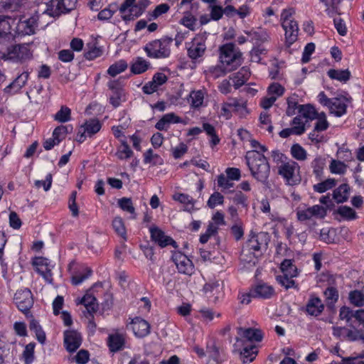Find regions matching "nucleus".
Listing matches in <instances>:
<instances>
[{"label":"nucleus","mask_w":364,"mask_h":364,"mask_svg":"<svg viewBox=\"0 0 364 364\" xmlns=\"http://www.w3.org/2000/svg\"><path fill=\"white\" fill-rule=\"evenodd\" d=\"M143 13L144 11L135 3H133L124 13L121 14L122 18L124 21H131L141 16Z\"/></svg>","instance_id":"37"},{"label":"nucleus","mask_w":364,"mask_h":364,"mask_svg":"<svg viewBox=\"0 0 364 364\" xmlns=\"http://www.w3.org/2000/svg\"><path fill=\"white\" fill-rule=\"evenodd\" d=\"M206 92L204 90H193L189 94L188 102L192 108L198 109L204 106V97Z\"/></svg>","instance_id":"30"},{"label":"nucleus","mask_w":364,"mask_h":364,"mask_svg":"<svg viewBox=\"0 0 364 364\" xmlns=\"http://www.w3.org/2000/svg\"><path fill=\"white\" fill-rule=\"evenodd\" d=\"M169 9L170 6L168 4H161L158 5L151 12H149V20L156 19L161 15L167 13Z\"/></svg>","instance_id":"57"},{"label":"nucleus","mask_w":364,"mask_h":364,"mask_svg":"<svg viewBox=\"0 0 364 364\" xmlns=\"http://www.w3.org/2000/svg\"><path fill=\"white\" fill-rule=\"evenodd\" d=\"M326 166V159L321 156H317L311 162V167L313 173L318 180H321L323 177V169Z\"/></svg>","instance_id":"33"},{"label":"nucleus","mask_w":364,"mask_h":364,"mask_svg":"<svg viewBox=\"0 0 364 364\" xmlns=\"http://www.w3.org/2000/svg\"><path fill=\"white\" fill-rule=\"evenodd\" d=\"M224 203V196L219 192H214L210 195L207 202V205L210 208H214L218 205H223Z\"/></svg>","instance_id":"64"},{"label":"nucleus","mask_w":364,"mask_h":364,"mask_svg":"<svg viewBox=\"0 0 364 364\" xmlns=\"http://www.w3.org/2000/svg\"><path fill=\"white\" fill-rule=\"evenodd\" d=\"M81 343L82 336L77 331L68 330L64 332V344L68 351H75L80 346Z\"/></svg>","instance_id":"17"},{"label":"nucleus","mask_w":364,"mask_h":364,"mask_svg":"<svg viewBox=\"0 0 364 364\" xmlns=\"http://www.w3.org/2000/svg\"><path fill=\"white\" fill-rule=\"evenodd\" d=\"M235 351L240 353L243 363L252 362L257 354V350L253 343H245V341L241 338H236L234 344Z\"/></svg>","instance_id":"11"},{"label":"nucleus","mask_w":364,"mask_h":364,"mask_svg":"<svg viewBox=\"0 0 364 364\" xmlns=\"http://www.w3.org/2000/svg\"><path fill=\"white\" fill-rule=\"evenodd\" d=\"M336 185V181L334 178H328L323 181H321L317 184L314 185V190L319 193L326 192L328 190L331 189Z\"/></svg>","instance_id":"52"},{"label":"nucleus","mask_w":364,"mask_h":364,"mask_svg":"<svg viewBox=\"0 0 364 364\" xmlns=\"http://www.w3.org/2000/svg\"><path fill=\"white\" fill-rule=\"evenodd\" d=\"M32 57V51L28 45L26 44L11 46L7 48L6 52L3 55V58L5 60L20 63L31 60Z\"/></svg>","instance_id":"4"},{"label":"nucleus","mask_w":364,"mask_h":364,"mask_svg":"<svg viewBox=\"0 0 364 364\" xmlns=\"http://www.w3.org/2000/svg\"><path fill=\"white\" fill-rule=\"evenodd\" d=\"M71 110L66 106H62L59 111L54 116L55 120L59 122H67L70 120Z\"/></svg>","instance_id":"56"},{"label":"nucleus","mask_w":364,"mask_h":364,"mask_svg":"<svg viewBox=\"0 0 364 364\" xmlns=\"http://www.w3.org/2000/svg\"><path fill=\"white\" fill-rule=\"evenodd\" d=\"M316 119V122L314 125L315 130H318L320 132L326 131L328 127L329 123L326 119V116L324 112H321L318 114V117L315 119Z\"/></svg>","instance_id":"62"},{"label":"nucleus","mask_w":364,"mask_h":364,"mask_svg":"<svg viewBox=\"0 0 364 364\" xmlns=\"http://www.w3.org/2000/svg\"><path fill=\"white\" fill-rule=\"evenodd\" d=\"M87 50L84 53V57L88 60H95L103 54L102 48L99 45L96 39H92L87 43Z\"/></svg>","instance_id":"26"},{"label":"nucleus","mask_w":364,"mask_h":364,"mask_svg":"<svg viewBox=\"0 0 364 364\" xmlns=\"http://www.w3.org/2000/svg\"><path fill=\"white\" fill-rule=\"evenodd\" d=\"M269 241V237L267 233L251 232L247 241V247L253 252H259L267 249Z\"/></svg>","instance_id":"12"},{"label":"nucleus","mask_w":364,"mask_h":364,"mask_svg":"<svg viewBox=\"0 0 364 364\" xmlns=\"http://www.w3.org/2000/svg\"><path fill=\"white\" fill-rule=\"evenodd\" d=\"M127 68V63L124 60H120L115 62L114 64L109 67L107 70V74L112 77H115L116 75L125 71Z\"/></svg>","instance_id":"43"},{"label":"nucleus","mask_w":364,"mask_h":364,"mask_svg":"<svg viewBox=\"0 0 364 364\" xmlns=\"http://www.w3.org/2000/svg\"><path fill=\"white\" fill-rule=\"evenodd\" d=\"M348 166L340 160L332 159L330 165L329 169L331 173L334 174H344L347 171Z\"/></svg>","instance_id":"53"},{"label":"nucleus","mask_w":364,"mask_h":364,"mask_svg":"<svg viewBox=\"0 0 364 364\" xmlns=\"http://www.w3.org/2000/svg\"><path fill=\"white\" fill-rule=\"evenodd\" d=\"M250 68L245 66L242 67L237 73L234 74L230 79L232 80V85L235 89L242 86L250 77Z\"/></svg>","instance_id":"27"},{"label":"nucleus","mask_w":364,"mask_h":364,"mask_svg":"<svg viewBox=\"0 0 364 364\" xmlns=\"http://www.w3.org/2000/svg\"><path fill=\"white\" fill-rule=\"evenodd\" d=\"M336 212L346 220H353L358 217L356 212L352 208L347 205L340 206Z\"/></svg>","instance_id":"51"},{"label":"nucleus","mask_w":364,"mask_h":364,"mask_svg":"<svg viewBox=\"0 0 364 364\" xmlns=\"http://www.w3.org/2000/svg\"><path fill=\"white\" fill-rule=\"evenodd\" d=\"M232 112H233L232 98H230L228 101L221 103L218 115L225 119H230L232 117Z\"/></svg>","instance_id":"47"},{"label":"nucleus","mask_w":364,"mask_h":364,"mask_svg":"<svg viewBox=\"0 0 364 364\" xmlns=\"http://www.w3.org/2000/svg\"><path fill=\"white\" fill-rule=\"evenodd\" d=\"M151 237L153 241L157 243L160 247H164L167 245L177 247L176 242L171 237L156 227L150 228Z\"/></svg>","instance_id":"19"},{"label":"nucleus","mask_w":364,"mask_h":364,"mask_svg":"<svg viewBox=\"0 0 364 364\" xmlns=\"http://www.w3.org/2000/svg\"><path fill=\"white\" fill-rule=\"evenodd\" d=\"M205 50V41L201 36L194 38L187 47L188 56L194 61H197L202 58Z\"/></svg>","instance_id":"14"},{"label":"nucleus","mask_w":364,"mask_h":364,"mask_svg":"<svg viewBox=\"0 0 364 364\" xmlns=\"http://www.w3.org/2000/svg\"><path fill=\"white\" fill-rule=\"evenodd\" d=\"M348 99L344 96L333 97L328 109L336 117H341L346 112Z\"/></svg>","instance_id":"22"},{"label":"nucleus","mask_w":364,"mask_h":364,"mask_svg":"<svg viewBox=\"0 0 364 364\" xmlns=\"http://www.w3.org/2000/svg\"><path fill=\"white\" fill-rule=\"evenodd\" d=\"M23 4V0H0V9L15 11L19 10Z\"/></svg>","instance_id":"45"},{"label":"nucleus","mask_w":364,"mask_h":364,"mask_svg":"<svg viewBox=\"0 0 364 364\" xmlns=\"http://www.w3.org/2000/svg\"><path fill=\"white\" fill-rule=\"evenodd\" d=\"M350 187L347 183H343L336 188L333 192V198L338 203H343L348 199Z\"/></svg>","instance_id":"32"},{"label":"nucleus","mask_w":364,"mask_h":364,"mask_svg":"<svg viewBox=\"0 0 364 364\" xmlns=\"http://www.w3.org/2000/svg\"><path fill=\"white\" fill-rule=\"evenodd\" d=\"M132 325L133 332L136 337L143 338L150 333V324L140 317H135L132 319Z\"/></svg>","instance_id":"23"},{"label":"nucleus","mask_w":364,"mask_h":364,"mask_svg":"<svg viewBox=\"0 0 364 364\" xmlns=\"http://www.w3.org/2000/svg\"><path fill=\"white\" fill-rule=\"evenodd\" d=\"M80 304H83L86 311L90 315L95 312L98 309L97 300L94 296L90 294H86L81 299Z\"/></svg>","instance_id":"40"},{"label":"nucleus","mask_w":364,"mask_h":364,"mask_svg":"<svg viewBox=\"0 0 364 364\" xmlns=\"http://www.w3.org/2000/svg\"><path fill=\"white\" fill-rule=\"evenodd\" d=\"M245 159L252 176L257 181L265 183L270 172L267 158L258 150H252L247 153Z\"/></svg>","instance_id":"1"},{"label":"nucleus","mask_w":364,"mask_h":364,"mask_svg":"<svg viewBox=\"0 0 364 364\" xmlns=\"http://www.w3.org/2000/svg\"><path fill=\"white\" fill-rule=\"evenodd\" d=\"M29 73L27 71L20 74L12 82L4 88V92L13 95L24 87L28 80Z\"/></svg>","instance_id":"24"},{"label":"nucleus","mask_w":364,"mask_h":364,"mask_svg":"<svg viewBox=\"0 0 364 364\" xmlns=\"http://www.w3.org/2000/svg\"><path fill=\"white\" fill-rule=\"evenodd\" d=\"M285 31L286 43L288 46L292 45L296 40L299 33V26L296 21H287L282 23Z\"/></svg>","instance_id":"20"},{"label":"nucleus","mask_w":364,"mask_h":364,"mask_svg":"<svg viewBox=\"0 0 364 364\" xmlns=\"http://www.w3.org/2000/svg\"><path fill=\"white\" fill-rule=\"evenodd\" d=\"M92 272V269L90 268L85 267L82 272H78L72 277V284L75 286L80 284L91 276Z\"/></svg>","instance_id":"54"},{"label":"nucleus","mask_w":364,"mask_h":364,"mask_svg":"<svg viewBox=\"0 0 364 364\" xmlns=\"http://www.w3.org/2000/svg\"><path fill=\"white\" fill-rule=\"evenodd\" d=\"M11 21L14 23V20L10 18L0 20V41L9 40L13 36Z\"/></svg>","instance_id":"38"},{"label":"nucleus","mask_w":364,"mask_h":364,"mask_svg":"<svg viewBox=\"0 0 364 364\" xmlns=\"http://www.w3.org/2000/svg\"><path fill=\"white\" fill-rule=\"evenodd\" d=\"M328 75L330 78L338 80L342 82H346L350 80L351 73L349 70H336L330 69L328 71Z\"/></svg>","instance_id":"39"},{"label":"nucleus","mask_w":364,"mask_h":364,"mask_svg":"<svg viewBox=\"0 0 364 364\" xmlns=\"http://www.w3.org/2000/svg\"><path fill=\"white\" fill-rule=\"evenodd\" d=\"M222 288L218 282L207 283L203 287V291L209 298L213 297L218 299L222 294Z\"/></svg>","instance_id":"35"},{"label":"nucleus","mask_w":364,"mask_h":364,"mask_svg":"<svg viewBox=\"0 0 364 364\" xmlns=\"http://www.w3.org/2000/svg\"><path fill=\"white\" fill-rule=\"evenodd\" d=\"M327 214V209L320 205L310 207H298L296 210L297 220L301 223L311 220L313 218L323 219Z\"/></svg>","instance_id":"6"},{"label":"nucleus","mask_w":364,"mask_h":364,"mask_svg":"<svg viewBox=\"0 0 364 364\" xmlns=\"http://www.w3.org/2000/svg\"><path fill=\"white\" fill-rule=\"evenodd\" d=\"M349 300L355 306L362 307L364 306V294L360 291H351L349 293Z\"/></svg>","instance_id":"55"},{"label":"nucleus","mask_w":364,"mask_h":364,"mask_svg":"<svg viewBox=\"0 0 364 364\" xmlns=\"http://www.w3.org/2000/svg\"><path fill=\"white\" fill-rule=\"evenodd\" d=\"M102 128V124L97 119H90L80 126L77 133L76 140L79 143L85 141L86 136H92L97 134Z\"/></svg>","instance_id":"10"},{"label":"nucleus","mask_w":364,"mask_h":364,"mask_svg":"<svg viewBox=\"0 0 364 364\" xmlns=\"http://www.w3.org/2000/svg\"><path fill=\"white\" fill-rule=\"evenodd\" d=\"M149 63L145 59L141 57H137L132 61L130 70L134 75L141 74L149 69Z\"/></svg>","instance_id":"34"},{"label":"nucleus","mask_w":364,"mask_h":364,"mask_svg":"<svg viewBox=\"0 0 364 364\" xmlns=\"http://www.w3.org/2000/svg\"><path fill=\"white\" fill-rule=\"evenodd\" d=\"M218 186L222 191L229 190L234 186V183L225 174L221 173L217 177Z\"/></svg>","instance_id":"59"},{"label":"nucleus","mask_w":364,"mask_h":364,"mask_svg":"<svg viewBox=\"0 0 364 364\" xmlns=\"http://www.w3.org/2000/svg\"><path fill=\"white\" fill-rule=\"evenodd\" d=\"M124 343V336L119 333L110 334L107 339V345L112 352H117L122 350Z\"/></svg>","instance_id":"29"},{"label":"nucleus","mask_w":364,"mask_h":364,"mask_svg":"<svg viewBox=\"0 0 364 364\" xmlns=\"http://www.w3.org/2000/svg\"><path fill=\"white\" fill-rule=\"evenodd\" d=\"M237 334L240 336L239 338L245 341V343H252L254 341L259 342L263 338L262 332L257 328H239L237 329Z\"/></svg>","instance_id":"18"},{"label":"nucleus","mask_w":364,"mask_h":364,"mask_svg":"<svg viewBox=\"0 0 364 364\" xmlns=\"http://www.w3.org/2000/svg\"><path fill=\"white\" fill-rule=\"evenodd\" d=\"M294 278V277H290L287 274H282L277 275L276 279L279 284L288 289L289 288H296Z\"/></svg>","instance_id":"61"},{"label":"nucleus","mask_w":364,"mask_h":364,"mask_svg":"<svg viewBox=\"0 0 364 364\" xmlns=\"http://www.w3.org/2000/svg\"><path fill=\"white\" fill-rule=\"evenodd\" d=\"M318 114L314 107L309 104L299 106V116L302 119L304 118L305 122L315 119Z\"/></svg>","instance_id":"31"},{"label":"nucleus","mask_w":364,"mask_h":364,"mask_svg":"<svg viewBox=\"0 0 364 364\" xmlns=\"http://www.w3.org/2000/svg\"><path fill=\"white\" fill-rule=\"evenodd\" d=\"M14 300L17 308L25 314L29 313V310L33 305L32 292L27 288L18 290L14 294Z\"/></svg>","instance_id":"9"},{"label":"nucleus","mask_w":364,"mask_h":364,"mask_svg":"<svg viewBox=\"0 0 364 364\" xmlns=\"http://www.w3.org/2000/svg\"><path fill=\"white\" fill-rule=\"evenodd\" d=\"M117 204L123 211L130 213L132 215V218H136L135 208L130 198H122L118 200Z\"/></svg>","instance_id":"44"},{"label":"nucleus","mask_w":364,"mask_h":364,"mask_svg":"<svg viewBox=\"0 0 364 364\" xmlns=\"http://www.w3.org/2000/svg\"><path fill=\"white\" fill-rule=\"evenodd\" d=\"M332 330L333 336L341 341L350 342L364 341V334L362 330L339 326H333Z\"/></svg>","instance_id":"7"},{"label":"nucleus","mask_w":364,"mask_h":364,"mask_svg":"<svg viewBox=\"0 0 364 364\" xmlns=\"http://www.w3.org/2000/svg\"><path fill=\"white\" fill-rule=\"evenodd\" d=\"M112 227L117 234L124 239L126 238V228L122 218L115 217L112 221Z\"/></svg>","instance_id":"63"},{"label":"nucleus","mask_w":364,"mask_h":364,"mask_svg":"<svg viewBox=\"0 0 364 364\" xmlns=\"http://www.w3.org/2000/svg\"><path fill=\"white\" fill-rule=\"evenodd\" d=\"M233 112H236L240 117H245L249 114L245 100L232 98Z\"/></svg>","instance_id":"42"},{"label":"nucleus","mask_w":364,"mask_h":364,"mask_svg":"<svg viewBox=\"0 0 364 364\" xmlns=\"http://www.w3.org/2000/svg\"><path fill=\"white\" fill-rule=\"evenodd\" d=\"M253 298L268 299L274 295V289L266 283H259L252 288Z\"/></svg>","instance_id":"21"},{"label":"nucleus","mask_w":364,"mask_h":364,"mask_svg":"<svg viewBox=\"0 0 364 364\" xmlns=\"http://www.w3.org/2000/svg\"><path fill=\"white\" fill-rule=\"evenodd\" d=\"M246 34L250 38V41L255 44L264 43L268 39V35L267 32L262 28L252 29L251 31H247Z\"/></svg>","instance_id":"36"},{"label":"nucleus","mask_w":364,"mask_h":364,"mask_svg":"<svg viewBox=\"0 0 364 364\" xmlns=\"http://www.w3.org/2000/svg\"><path fill=\"white\" fill-rule=\"evenodd\" d=\"M173 38L164 37L149 42L144 48L147 56L151 58H166L171 55Z\"/></svg>","instance_id":"3"},{"label":"nucleus","mask_w":364,"mask_h":364,"mask_svg":"<svg viewBox=\"0 0 364 364\" xmlns=\"http://www.w3.org/2000/svg\"><path fill=\"white\" fill-rule=\"evenodd\" d=\"M121 142L122 144L118 147L116 156L120 160L130 159L133 155V151L125 140H122Z\"/></svg>","instance_id":"48"},{"label":"nucleus","mask_w":364,"mask_h":364,"mask_svg":"<svg viewBox=\"0 0 364 364\" xmlns=\"http://www.w3.org/2000/svg\"><path fill=\"white\" fill-rule=\"evenodd\" d=\"M324 310V304L321 299L315 296H311L306 304V313L313 316H319Z\"/></svg>","instance_id":"25"},{"label":"nucleus","mask_w":364,"mask_h":364,"mask_svg":"<svg viewBox=\"0 0 364 364\" xmlns=\"http://www.w3.org/2000/svg\"><path fill=\"white\" fill-rule=\"evenodd\" d=\"M280 269L282 274H287L290 277H296L298 275V269L293 264V261L291 259H284L281 263Z\"/></svg>","instance_id":"41"},{"label":"nucleus","mask_w":364,"mask_h":364,"mask_svg":"<svg viewBox=\"0 0 364 364\" xmlns=\"http://www.w3.org/2000/svg\"><path fill=\"white\" fill-rule=\"evenodd\" d=\"M173 199L183 204L185 211L192 213L196 210L194 205L196 200L188 194L176 193L173 196Z\"/></svg>","instance_id":"28"},{"label":"nucleus","mask_w":364,"mask_h":364,"mask_svg":"<svg viewBox=\"0 0 364 364\" xmlns=\"http://www.w3.org/2000/svg\"><path fill=\"white\" fill-rule=\"evenodd\" d=\"M323 294L325 296L327 306L330 307L333 306L335 304V303L338 301L339 297L338 290L333 287H328L324 291Z\"/></svg>","instance_id":"50"},{"label":"nucleus","mask_w":364,"mask_h":364,"mask_svg":"<svg viewBox=\"0 0 364 364\" xmlns=\"http://www.w3.org/2000/svg\"><path fill=\"white\" fill-rule=\"evenodd\" d=\"M144 162L152 165L162 164L163 159L158 154H154L152 149H149L144 154Z\"/></svg>","instance_id":"58"},{"label":"nucleus","mask_w":364,"mask_h":364,"mask_svg":"<svg viewBox=\"0 0 364 364\" xmlns=\"http://www.w3.org/2000/svg\"><path fill=\"white\" fill-rule=\"evenodd\" d=\"M242 54L234 43H225L220 47V61L228 71L237 69L242 63Z\"/></svg>","instance_id":"2"},{"label":"nucleus","mask_w":364,"mask_h":364,"mask_svg":"<svg viewBox=\"0 0 364 364\" xmlns=\"http://www.w3.org/2000/svg\"><path fill=\"white\" fill-rule=\"evenodd\" d=\"M291 156L297 161H303L307 159L306 149L299 144H293L290 149Z\"/></svg>","instance_id":"46"},{"label":"nucleus","mask_w":364,"mask_h":364,"mask_svg":"<svg viewBox=\"0 0 364 364\" xmlns=\"http://www.w3.org/2000/svg\"><path fill=\"white\" fill-rule=\"evenodd\" d=\"M37 272L41 274L47 282H52V269L50 262L45 257H36L33 262Z\"/></svg>","instance_id":"16"},{"label":"nucleus","mask_w":364,"mask_h":364,"mask_svg":"<svg viewBox=\"0 0 364 364\" xmlns=\"http://www.w3.org/2000/svg\"><path fill=\"white\" fill-rule=\"evenodd\" d=\"M326 6V11L327 14L332 17L334 14H340L338 10V5L341 2L342 0H320Z\"/></svg>","instance_id":"60"},{"label":"nucleus","mask_w":364,"mask_h":364,"mask_svg":"<svg viewBox=\"0 0 364 364\" xmlns=\"http://www.w3.org/2000/svg\"><path fill=\"white\" fill-rule=\"evenodd\" d=\"M76 4L77 0H50L47 4L46 12L50 16H58L74 9Z\"/></svg>","instance_id":"8"},{"label":"nucleus","mask_w":364,"mask_h":364,"mask_svg":"<svg viewBox=\"0 0 364 364\" xmlns=\"http://www.w3.org/2000/svg\"><path fill=\"white\" fill-rule=\"evenodd\" d=\"M300 166L297 162L293 160L284 161L279 166L278 173L281 175L289 185H295L300 182Z\"/></svg>","instance_id":"5"},{"label":"nucleus","mask_w":364,"mask_h":364,"mask_svg":"<svg viewBox=\"0 0 364 364\" xmlns=\"http://www.w3.org/2000/svg\"><path fill=\"white\" fill-rule=\"evenodd\" d=\"M38 26L37 18L36 16L30 18H21L16 26V34L18 36L33 35L35 33L36 28Z\"/></svg>","instance_id":"15"},{"label":"nucleus","mask_w":364,"mask_h":364,"mask_svg":"<svg viewBox=\"0 0 364 364\" xmlns=\"http://www.w3.org/2000/svg\"><path fill=\"white\" fill-rule=\"evenodd\" d=\"M172 260L179 273L189 276L194 273L195 269L192 261L181 252H174Z\"/></svg>","instance_id":"13"},{"label":"nucleus","mask_w":364,"mask_h":364,"mask_svg":"<svg viewBox=\"0 0 364 364\" xmlns=\"http://www.w3.org/2000/svg\"><path fill=\"white\" fill-rule=\"evenodd\" d=\"M29 328L31 331H33L36 333L37 340L41 344H43L46 338V333L43 331L38 322L35 319H31L30 321Z\"/></svg>","instance_id":"49"}]
</instances>
